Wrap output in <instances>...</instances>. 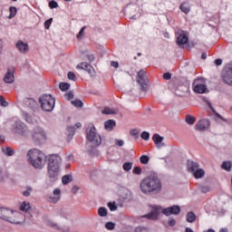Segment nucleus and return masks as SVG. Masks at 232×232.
Segmentation results:
<instances>
[{"label": "nucleus", "mask_w": 232, "mask_h": 232, "mask_svg": "<svg viewBox=\"0 0 232 232\" xmlns=\"http://www.w3.org/2000/svg\"><path fill=\"white\" fill-rule=\"evenodd\" d=\"M27 160L35 169H43L48 160V175L50 179L57 180L61 173L63 160L59 155L46 156L39 149H32L27 151Z\"/></svg>", "instance_id": "nucleus-1"}, {"label": "nucleus", "mask_w": 232, "mask_h": 232, "mask_svg": "<svg viewBox=\"0 0 232 232\" xmlns=\"http://www.w3.org/2000/svg\"><path fill=\"white\" fill-rule=\"evenodd\" d=\"M140 189L144 195L160 193L162 190V182L157 174L152 173L140 182Z\"/></svg>", "instance_id": "nucleus-2"}, {"label": "nucleus", "mask_w": 232, "mask_h": 232, "mask_svg": "<svg viewBox=\"0 0 232 232\" xmlns=\"http://www.w3.org/2000/svg\"><path fill=\"white\" fill-rule=\"evenodd\" d=\"M0 218L5 222H10V224L19 225L24 222V215L21 212L3 207H0Z\"/></svg>", "instance_id": "nucleus-3"}, {"label": "nucleus", "mask_w": 232, "mask_h": 232, "mask_svg": "<svg viewBox=\"0 0 232 232\" xmlns=\"http://www.w3.org/2000/svg\"><path fill=\"white\" fill-rule=\"evenodd\" d=\"M10 130L13 135L20 137V139H28L30 137V128H28V125L17 119L11 121Z\"/></svg>", "instance_id": "nucleus-4"}, {"label": "nucleus", "mask_w": 232, "mask_h": 232, "mask_svg": "<svg viewBox=\"0 0 232 232\" xmlns=\"http://www.w3.org/2000/svg\"><path fill=\"white\" fill-rule=\"evenodd\" d=\"M31 134V140L36 145L41 146V144H44L46 140H48V135L46 131H44V128L36 127L34 128Z\"/></svg>", "instance_id": "nucleus-5"}, {"label": "nucleus", "mask_w": 232, "mask_h": 232, "mask_svg": "<svg viewBox=\"0 0 232 232\" xmlns=\"http://www.w3.org/2000/svg\"><path fill=\"white\" fill-rule=\"evenodd\" d=\"M39 103L44 111H53L55 108V98L52 94H44L39 98Z\"/></svg>", "instance_id": "nucleus-6"}, {"label": "nucleus", "mask_w": 232, "mask_h": 232, "mask_svg": "<svg viewBox=\"0 0 232 232\" xmlns=\"http://www.w3.org/2000/svg\"><path fill=\"white\" fill-rule=\"evenodd\" d=\"M87 140L94 147L101 146V142H102L101 134L97 133V129L93 125H90L87 129Z\"/></svg>", "instance_id": "nucleus-7"}, {"label": "nucleus", "mask_w": 232, "mask_h": 232, "mask_svg": "<svg viewBox=\"0 0 232 232\" xmlns=\"http://www.w3.org/2000/svg\"><path fill=\"white\" fill-rule=\"evenodd\" d=\"M150 208L151 211L144 216V218L149 220H157L161 213L164 214V208L159 205H152L150 206Z\"/></svg>", "instance_id": "nucleus-8"}, {"label": "nucleus", "mask_w": 232, "mask_h": 232, "mask_svg": "<svg viewBox=\"0 0 232 232\" xmlns=\"http://www.w3.org/2000/svg\"><path fill=\"white\" fill-rule=\"evenodd\" d=\"M192 88L195 93H206V92H208V87L206 86L204 78L196 79L193 82Z\"/></svg>", "instance_id": "nucleus-9"}, {"label": "nucleus", "mask_w": 232, "mask_h": 232, "mask_svg": "<svg viewBox=\"0 0 232 232\" xmlns=\"http://www.w3.org/2000/svg\"><path fill=\"white\" fill-rule=\"evenodd\" d=\"M222 81L225 82V84H227L228 86H232V63H228L223 72L222 74Z\"/></svg>", "instance_id": "nucleus-10"}, {"label": "nucleus", "mask_w": 232, "mask_h": 232, "mask_svg": "<svg viewBox=\"0 0 232 232\" xmlns=\"http://www.w3.org/2000/svg\"><path fill=\"white\" fill-rule=\"evenodd\" d=\"M137 82L141 86V90L146 92L148 90V76L143 70H140L137 75Z\"/></svg>", "instance_id": "nucleus-11"}, {"label": "nucleus", "mask_w": 232, "mask_h": 232, "mask_svg": "<svg viewBox=\"0 0 232 232\" xmlns=\"http://www.w3.org/2000/svg\"><path fill=\"white\" fill-rule=\"evenodd\" d=\"M209 126H211L209 120L201 119L195 124V130L198 131H206L209 130Z\"/></svg>", "instance_id": "nucleus-12"}, {"label": "nucleus", "mask_w": 232, "mask_h": 232, "mask_svg": "<svg viewBox=\"0 0 232 232\" xmlns=\"http://www.w3.org/2000/svg\"><path fill=\"white\" fill-rule=\"evenodd\" d=\"M76 68L77 70H84L91 75V77H95L96 75L95 69H93V67L86 62L79 63Z\"/></svg>", "instance_id": "nucleus-13"}, {"label": "nucleus", "mask_w": 232, "mask_h": 232, "mask_svg": "<svg viewBox=\"0 0 232 232\" xmlns=\"http://www.w3.org/2000/svg\"><path fill=\"white\" fill-rule=\"evenodd\" d=\"M163 215H165V217H171V215H180V206L174 205L172 207L163 208Z\"/></svg>", "instance_id": "nucleus-14"}, {"label": "nucleus", "mask_w": 232, "mask_h": 232, "mask_svg": "<svg viewBox=\"0 0 232 232\" xmlns=\"http://www.w3.org/2000/svg\"><path fill=\"white\" fill-rule=\"evenodd\" d=\"M47 200L51 204H57L61 200V188H54L53 194L47 197Z\"/></svg>", "instance_id": "nucleus-15"}, {"label": "nucleus", "mask_w": 232, "mask_h": 232, "mask_svg": "<svg viewBox=\"0 0 232 232\" xmlns=\"http://www.w3.org/2000/svg\"><path fill=\"white\" fill-rule=\"evenodd\" d=\"M15 48L20 53H28L30 52V45H28V43L24 42L23 40H19L15 44Z\"/></svg>", "instance_id": "nucleus-16"}, {"label": "nucleus", "mask_w": 232, "mask_h": 232, "mask_svg": "<svg viewBox=\"0 0 232 232\" xmlns=\"http://www.w3.org/2000/svg\"><path fill=\"white\" fill-rule=\"evenodd\" d=\"M176 34H178L177 43L179 46H182L183 44H187L188 41H189V39L188 38V35L184 31L178 29L176 31Z\"/></svg>", "instance_id": "nucleus-17"}, {"label": "nucleus", "mask_w": 232, "mask_h": 232, "mask_svg": "<svg viewBox=\"0 0 232 232\" xmlns=\"http://www.w3.org/2000/svg\"><path fill=\"white\" fill-rule=\"evenodd\" d=\"M15 79V76L14 75V69H8L6 73L4 76V82L6 84H12Z\"/></svg>", "instance_id": "nucleus-18"}, {"label": "nucleus", "mask_w": 232, "mask_h": 232, "mask_svg": "<svg viewBox=\"0 0 232 232\" xmlns=\"http://www.w3.org/2000/svg\"><path fill=\"white\" fill-rule=\"evenodd\" d=\"M152 140L154 141V144H156L157 148H164V142H162V140H164V138L162 136L159 134H154Z\"/></svg>", "instance_id": "nucleus-19"}, {"label": "nucleus", "mask_w": 232, "mask_h": 232, "mask_svg": "<svg viewBox=\"0 0 232 232\" xmlns=\"http://www.w3.org/2000/svg\"><path fill=\"white\" fill-rule=\"evenodd\" d=\"M82 124L81 122H77L75 123L74 127L71 126L68 127L67 131H68V139H72L73 137V135H75V130H79V128H81Z\"/></svg>", "instance_id": "nucleus-20"}, {"label": "nucleus", "mask_w": 232, "mask_h": 232, "mask_svg": "<svg viewBox=\"0 0 232 232\" xmlns=\"http://www.w3.org/2000/svg\"><path fill=\"white\" fill-rule=\"evenodd\" d=\"M179 10H181L183 14H189V12H191V5H189V2H183L179 6Z\"/></svg>", "instance_id": "nucleus-21"}, {"label": "nucleus", "mask_w": 232, "mask_h": 232, "mask_svg": "<svg viewBox=\"0 0 232 232\" xmlns=\"http://www.w3.org/2000/svg\"><path fill=\"white\" fill-rule=\"evenodd\" d=\"M115 126H116V123H115V121L113 120H108L104 122V128L105 130H107V131H111V130H113Z\"/></svg>", "instance_id": "nucleus-22"}, {"label": "nucleus", "mask_w": 232, "mask_h": 232, "mask_svg": "<svg viewBox=\"0 0 232 232\" xmlns=\"http://www.w3.org/2000/svg\"><path fill=\"white\" fill-rule=\"evenodd\" d=\"M30 202L23 201L20 205V211H24V213H28L31 209Z\"/></svg>", "instance_id": "nucleus-23"}, {"label": "nucleus", "mask_w": 232, "mask_h": 232, "mask_svg": "<svg viewBox=\"0 0 232 232\" xmlns=\"http://www.w3.org/2000/svg\"><path fill=\"white\" fill-rule=\"evenodd\" d=\"M188 168L189 171H191V173H194L195 171H197V169H198V164L195 161L188 160Z\"/></svg>", "instance_id": "nucleus-24"}, {"label": "nucleus", "mask_w": 232, "mask_h": 232, "mask_svg": "<svg viewBox=\"0 0 232 232\" xmlns=\"http://www.w3.org/2000/svg\"><path fill=\"white\" fill-rule=\"evenodd\" d=\"M186 220L189 224H193V222H196L197 220V215H195L193 212H188L186 216Z\"/></svg>", "instance_id": "nucleus-25"}, {"label": "nucleus", "mask_w": 232, "mask_h": 232, "mask_svg": "<svg viewBox=\"0 0 232 232\" xmlns=\"http://www.w3.org/2000/svg\"><path fill=\"white\" fill-rule=\"evenodd\" d=\"M22 119H24V121H25V122H28V124H32L33 120H34L32 118L31 114L24 111H22Z\"/></svg>", "instance_id": "nucleus-26"}, {"label": "nucleus", "mask_w": 232, "mask_h": 232, "mask_svg": "<svg viewBox=\"0 0 232 232\" xmlns=\"http://www.w3.org/2000/svg\"><path fill=\"white\" fill-rule=\"evenodd\" d=\"M130 195H131V192L128 190V188H122L120 192V197L123 200H126V198H128Z\"/></svg>", "instance_id": "nucleus-27"}, {"label": "nucleus", "mask_w": 232, "mask_h": 232, "mask_svg": "<svg viewBox=\"0 0 232 232\" xmlns=\"http://www.w3.org/2000/svg\"><path fill=\"white\" fill-rule=\"evenodd\" d=\"M2 151L5 155H7V157H14V154L15 153L14 149H12L10 147H5V148L2 149Z\"/></svg>", "instance_id": "nucleus-28"}, {"label": "nucleus", "mask_w": 232, "mask_h": 232, "mask_svg": "<svg viewBox=\"0 0 232 232\" xmlns=\"http://www.w3.org/2000/svg\"><path fill=\"white\" fill-rule=\"evenodd\" d=\"M192 173L196 179H202V177H204V175H206V172L202 169H198Z\"/></svg>", "instance_id": "nucleus-29"}, {"label": "nucleus", "mask_w": 232, "mask_h": 232, "mask_svg": "<svg viewBox=\"0 0 232 232\" xmlns=\"http://www.w3.org/2000/svg\"><path fill=\"white\" fill-rule=\"evenodd\" d=\"M197 121V118H195L192 115H187L185 118V121L187 122V124H189L190 126H193V124H195V121Z\"/></svg>", "instance_id": "nucleus-30"}, {"label": "nucleus", "mask_w": 232, "mask_h": 232, "mask_svg": "<svg viewBox=\"0 0 232 232\" xmlns=\"http://www.w3.org/2000/svg\"><path fill=\"white\" fill-rule=\"evenodd\" d=\"M72 180H73V177L72 175H65L62 178V182L64 185L70 184V182H72Z\"/></svg>", "instance_id": "nucleus-31"}, {"label": "nucleus", "mask_w": 232, "mask_h": 232, "mask_svg": "<svg viewBox=\"0 0 232 232\" xmlns=\"http://www.w3.org/2000/svg\"><path fill=\"white\" fill-rule=\"evenodd\" d=\"M221 168L222 169H225V171H231L232 164L230 161H224Z\"/></svg>", "instance_id": "nucleus-32"}, {"label": "nucleus", "mask_w": 232, "mask_h": 232, "mask_svg": "<svg viewBox=\"0 0 232 232\" xmlns=\"http://www.w3.org/2000/svg\"><path fill=\"white\" fill-rule=\"evenodd\" d=\"M98 215L100 217H108V209H106V208H104V207H101L98 209Z\"/></svg>", "instance_id": "nucleus-33"}, {"label": "nucleus", "mask_w": 232, "mask_h": 232, "mask_svg": "<svg viewBox=\"0 0 232 232\" xmlns=\"http://www.w3.org/2000/svg\"><path fill=\"white\" fill-rule=\"evenodd\" d=\"M133 168V162H125L123 163L122 169L124 171H131Z\"/></svg>", "instance_id": "nucleus-34"}, {"label": "nucleus", "mask_w": 232, "mask_h": 232, "mask_svg": "<svg viewBox=\"0 0 232 232\" xmlns=\"http://www.w3.org/2000/svg\"><path fill=\"white\" fill-rule=\"evenodd\" d=\"M102 113L103 115H113L115 113V111L113 109H110V107H105L102 111Z\"/></svg>", "instance_id": "nucleus-35"}, {"label": "nucleus", "mask_w": 232, "mask_h": 232, "mask_svg": "<svg viewBox=\"0 0 232 232\" xmlns=\"http://www.w3.org/2000/svg\"><path fill=\"white\" fill-rule=\"evenodd\" d=\"M71 104L74 106L75 108H82L83 103L81 100H73L71 102Z\"/></svg>", "instance_id": "nucleus-36"}, {"label": "nucleus", "mask_w": 232, "mask_h": 232, "mask_svg": "<svg viewBox=\"0 0 232 232\" xmlns=\"http://www.w3.org/2000/svg\"><path fill=\"white\" fill-rule=\"evenodd\" d=\"M59 88L62 92H66L67 90H70V83L60 82Z\"/></svg>", "instance_id": "nucleus-37"}, {"label": "nucleus", "mask_w": 232, "mask_h": 232, "mask_svg": "<svg viewBox=\"0 0 232 232\" xmlns=\"http://www.w3.org/2000/svg\"><path fill=\"white\" fill-rule=\"evenodd\" d=\"M140 162H141V164H148V162H150V157L147 155L140 156Z\"/></svg>", "instance_id": "nucleus-38"}, {"label": "nucleus", "mask_w": 232, "mask_h": 232, "mask_svg": "<svg viewBox=\"0 0 232 232\" xmlns=\"http://www.w3.org/2000/svg\"><path fill=\"white\" fill-rule=\"evenodd\" d=\"M105 227L106 229H108L109 231H113V229H115V223L113 222H107L105 224Z\"/></svg>", "instance_id": "nucleus-39"}, {"label": "nucleus", "mask_w": 232, "mask_h": 232, "mask_svg": "<svg viewBox=\"0 0 232 232\" xmlns=\"http://www.w3.org/2000/svg\"><path fill=\"white\" fill-rule=\"evenodd\" d=\"M16 14H17V8L16 7H10L9 19H12V18L15 17Z\"/></svg>", "instance_id": "nucleus-40"}, {"label": "nucleus", "mask_w": 232, "mask_h": 232, "mask_svg": "<svg viewBox=\"0 0 232 232\" xmlns=\"http://www.w3.org/2000/svg\"><path fill=\"white\" fill-rule=\"evenodd\" d=\"M199 189L201 193H209V191H211V187L205 185V186H201Z\"/></svg>", "instance_id": "nucleus-41"}, {"label": "nucleus", "mask_w": 232, "mask_h": 232, "mask_svg": "<svg viewBox=\"0 0 232 232\" xmlns=\"http://www.w3.org/2000/svg\"><path fill=\"white\" fill-rule=\"evenodd\" d=\"M32 191H34V189L31 187H26V190L23 192L24 197H30Z\"/></svg>", "instance_id": "nucleus-42"}, {"label": "nucleus", "mask_w": 232, "mask_h": 232, "mask_svg": "<svg viewBox=\"0 0 232 232\" xmlns=\"http://www.w3.org/2000/svg\"><path fill=\"white\" fill-rule=\"evenodd\" d=\"M52 21H53V18H50L44 22L45 30H50V26H52Z\"/></svg>", "instance_id": "nucleus-43"}, {"label": "nucleus", "mask_w": 232, "mask_h": 232, "mask_svg": "<svg viewBox=\"0 0 232 232\" xmlns=\"http://www.w3.org/2000/svg\"><path fill=\"white\" fill-rule=\"evenodd\" d=\"M132 173L134 175H141L142 174V169L140 167H135L132 170Z\"/></svg>", "instance_id": "nucleus-44"}, {"label": "nucleus", "mask_w": 232, "mask_h": 232, "mask_svg": "<svg viewBox=\"0 0 232 232\" xmlns=\"http://www.w3.org/2000/svg\"><path fill=\"white\" fill-rule=\"evenodd\" d=\"M108 208L110 211H117V205L115 203H108Z\"/></svg>", "instance_id": "nucleus-45"}, {"label": "nucleus", "mask_w": 232, "mask_h": 232, "mask_svg": "<svg viewBox=\"0 0 232 232\" xmlns=\"http://www.w3.org/2000/svg\"><path fill=\"white\" fill-rule=\"evenodd\" d=\"M67 76L70 81H77V76H75V73L73 72H68Z\"/></svg>", "instance_id": "nucleus-46"}, {"label": "nucleus", "mask_w": 232, "mask_h": 232, "mask_svg": "<svg viewBox=\"0 0 232 232\" xmlns=\"http://www.w3.org/2000/svg\"><path fill=\"white\" fill-rule=\"evenodd\" d=\"M141 139H143V140H150V132L143 131L141 133Z\"/></svg>", "instance_id": "nucleus-47"}, {"label": "nucleus", "mask_w": 232, "mask_h": 232, "mask_svg": "<svg viewBox=\"0 0 232 232\" xmlns=\"http://www.w3.org/2000/svg\"><path fill=\"white\" fill-rule=\"evenodd\" d=\"M84 30H86V27H82L80 32L77 34V39H82L84 37Z\"/></svg>", "instance_id": "nucleus-48"}, {"label": "nucleus", "mask_w": 232, "mask_h": 232, "mask_svg": "<svg viewBox=\"0 0 232 232\" xmlns=\"http://www.w3.org/2000/svg\"><path fill=\"white\" fill-rule=\"evenodd\" d=\"M49 7L52 8V9L58 8L59 7V4H57V2L53 0V1H51L49 3Z\"/></svg>", "instance_id": "nucleus-49"}, {"label": "nucleus", "mask_w": 232, "mask_h": 232, "mask_svg": "<svg viewBox=\"0 0 232 232\" xmlns=\"http://www.w3.org/2000/svg\"><path fill=\"white\" fill-rule=\"evenodd\" d=\"M134 232H149L148 228L144 227H138L135 228Z\"/></svg>", "instance_id": "nucleus-50"}, {"label": "nucleus", "mask_w": 232, "mask_h": 232, "mask_svg": "<svg viewBox=\"0 0 232 232\" xmlns=\"http://www.w3.org/2000/svg\"><path fill=\"white\" fill-rule=\"evenodd\" d=\"M0 104L1 106H3L4 108H6V106H8V103L6 101H5V98L3 96H0Z\"/></svg>", "instance_id": "nucleus-51"}, {"label": "nucleus", "mask_w": 232, "mask_h": 232, "mask_svg": "<svg viewBox=\"0 0 232 232\" xmlns=\"http://www.w3.org/2000/svg\"><path fill=\"white\" fill-rule=\"evenodd\" d=\"M115 145L116 146H119V147H122V146H124V140H115Z\"/></svg>", "instance_id": "nucleus-52"}, {"label": "nucleus", "mask_w": 232, "mask_h": 232, "mask_svg": "<svg viewBox=\"0 0 232 232\" xmlns=\"http://www.w3.org/2000/svg\"><path fill=\"white\" fill-rule=\"evenodd\" d=\"M169 226H170V227H173V226H175V224H177V220H175V218H170L168 221Z\"/></svg>", "instance_id": "nucleus-53"}, {"label": "nucleus", "mask_w": 232, "mask_h": 232, "mask_svg": "<svg viewBox=\"0 0 232 232\" xmlns=\"http://www.w3.org/2000/svg\"><path fill=\"white\" fill-rule=\"evenodd\" d=\"M3 48H5V41L0 38V55L3 53Z\"/></svg>", "instance_id": "nucleus-54"}, {"label": "nucleus", "mask_w": 232, "mask_h": 232, "mask_svg": "<svg viewBox=\"0 0 232 232\" xmlns=\"http://www.w3.org/2000/svg\"><path fill=\"white\" fill-rule=\"evenodd\" d=\"M65 97H66V99H68L69 101H70L71 99H73V92H66V93H65Z\"/></svg>", "instance_id": "nucleus-55"}, {"label": "nucleus", "mask_w": 232, "mask_h": 232, "mask_svg": "<svg viewBox=\"0 0 232 232\" xmlns=\"http://www.w3.org/2000/svg\"><path fill=\"white\" fill-rule=\"evenodd\" d=\"M163 79H165L166 81H169V79H171V73L169 72H165L163 74Z\"/></svg>", "instance_id": "nucleus-56"}, {"label": "nucleus", "mask_w": 232, "mask_h": 232, "mask_svg": "<svg viewBox=\"0 0 232 232\" xmlns=\"http://www.w3.org/2000/svg\"><path fill=\"white\" fill-rule=\"evenodd\" d=\"M51 227H53V229H61V227H59V225H57V223H53V222H51Z\"/></svg>", "instance_id": "nucleus-57"}, {"label": "nucleus", "mask_w": 232, "mask_h": 232, "mask_svg": "<svg viewBox=\"0 0 232 232\" xmlns=\"http://www.w3.org/2000/svg\"><path fill=\"white\" fill-rule=\"evenodd\" d=\"M111 66H112V68H119V62H111Z\"/></svg>", "instance_id": "nucleus-58"}, {"label": "nucleus", "mask_w": 232, "mask_h": 232, "mask_svg": "<svg viewBox=\"0 0 232 232\" xmlns=\"http://www.w3.org/2000/svg\"><path fill=\"white\" fill-rule=\"evenodd\" d=\"M130 135H132L133 137L139 136V130H132L130 131Z\"/></svg>", "instance_id": "nucleus-59"}, {"label": "nucleus", "mask_w": 232, "mask_h": 232, "mask_svg": "<svg viewBox=\"0 0 232 232\" xmlns=\"http://www.w3.org/2000/svg\"><path fill=\"white\" fill-rule=\"evenodd\" d=\"M215 64H216L217 66H220V64H222V59H216V60H215Z\"/></svg>", "instance_id": "nucleus-60"}, {"label": "nucleus", "mask_w": 232, "mask_h": 232, "mask_svg": "<svg viewBox=\"0 0 232 232\" xmlns=\"http://www.w3.org/2000/svg\"><path fill=\"white\" fill-rule=\"evenodd\" d=\"M208 54L206 53H203L201 55V59H207Z\"/></svg>", "instance_id": "nucleus-61"}, {"label": "nucleus", "mask_w": 232, "mask_h": 232, "mask_svg": "<svg viewBox=\"0 0 232 232\" xmlns=\"http://www.w3.org/2000/svg\"><path fill=\"white\" fill-rule=\"evenodd\" d=\"M185 232H195L190 227H186Z\"/></svg>", "instance_id": "nucleus-62"}, {"label": "nucleus", "mask_w": 232, "mask_h": 232, "mask_svg": "<svg viewBox=\"0 0 232 232\" xmlns=\"http://www.w3.org/2000/svg\"><path fill=\"white\" fill-rule=\"evenodd\" d=\"M203 232H215V230H214L213 228H209V229L205 230V231H203Z\"/></svg>", "instance_id": "nucleus-63"}, {"label": "nucleus", "mask_w": 232, "mask_h": 232, "mask_svg": "<svg viewBox=\"0 0 232 232\" xmlns=\"http://www.w3.org/2000/svg\"><path fill=\"white\" fill-rule=\"evenodd\" d=\"M219 232H227V228H221Z\"/></svg>", "instance_id": "nucleus-64"}]
</instances>
